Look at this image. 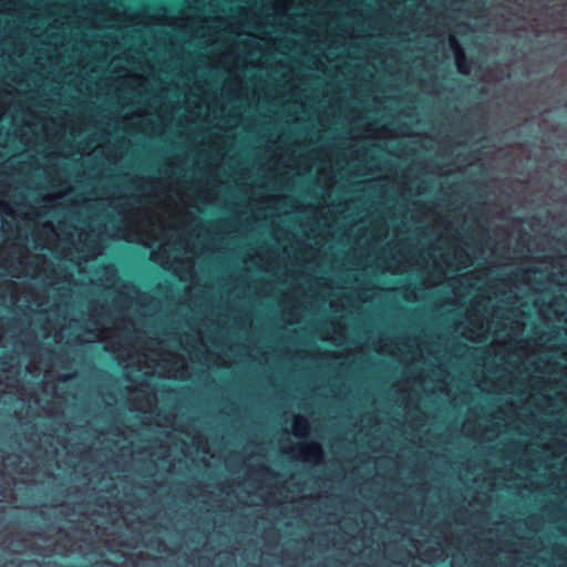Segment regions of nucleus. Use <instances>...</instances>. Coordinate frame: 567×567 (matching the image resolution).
<instances>
[{
  "mask_svg": "<svg viewBox=\"0 0 567 567\" xmlns=\"http://www.w3.org/2000/svg\"><path fill=\"white\" fill-rule=\"evenodd\" d=\"M261 470L265 471L267 474H269L271 476L276 475V473L270 467L261 466Z\"/></svg>",
  "mask_w": 567,
  "mask_h": 567,
  "instance_id": "3",
  "label": "nucleus"
},
{
  "mask_svg": "<svg viewBox=\"0 0 567 567\" xmlns=\"http://www.w3.org/2000/svg\"><path fill=\"white\" fill-rule=\"evenodd\" d=\"M450 44L453 49L455 63H456L458 72L462 74H467L470 71V66H468V61L465 56V53H464L462 47L460 45V43L457 42V40L455 38H451Z\"/></svg>",
  "mask_w": 567,
  "mask_h": 567,
  "instance_id": "1",
  "label": "nucleus"
},
{
  "mask_svg": "<svg viewBox=\"0 0 567 567\" xmlns=\"http://www.w3.org/2000/svg\"><path fill=\"white\" fill-rule=\"evenodd\" d=\"M293 431L295 435L298 437H303L309 431V423L307 419L299 416L293 421Z\"/></svg>",
  "mask_w": 567,
  "mask_h": 567,
  "instance_id": "2",
  "label": "nucleus"
},
{
  "mask_svg": "<svg viewBox=\"0 0 567 567\" xmlns=\"http://www.w3.org/2000/svg\"><path fill=\"white\" fill-rule=\"evenodd\" d=\"M530 271H533V272H540L539 269H532Z\"/></svg>",
  "mask_w": 567,
  "mask_h": 567,
  "instance_id": "5",
  "label": "nucleus"
},
{
  "mask_svg": "<svg viewBox=\"0 0 567 567\" xmlns=\"http://www.w3.org/2000/svg\"><path fill=\"white\" fill-rule=\"evenodd\" d=\"M69 379H70V375H62V377L60 378V380H61L62 382H65V381H68Z\"/></svg>",
  "mask_w": 567,
  "mask_h": 567,
  "instance_id": "4",
  "label": "nucleus"
}]
</instances>
